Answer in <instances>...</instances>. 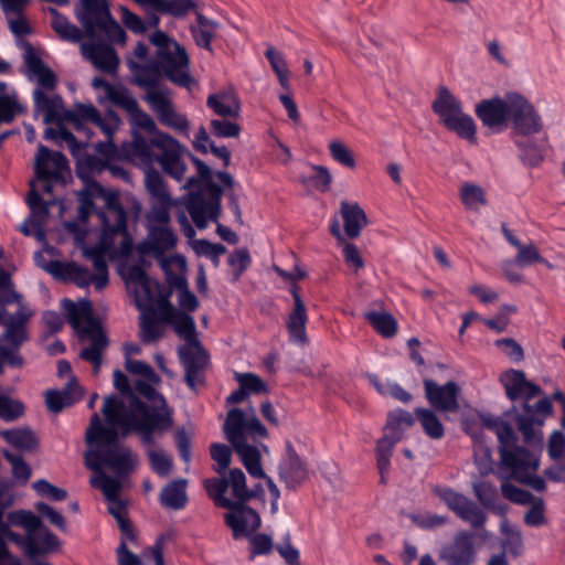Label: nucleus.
Instances as JSON below:
<instances>
[{
  "instance_id": "1",
  "label": "nucleus",
  "mask_w": 565,
  "mask_h": 565,
  "mask_svg": "<svg viewBox=\"0 0 565 565\" xmlns=\"http://www.w3.org/2000/svg\"><path fill=\"white\" fill-rule=\"evenodd\" d=\"M136 391L151 405L130 394L127 403L117 396L105 398L102 412L108 425H117L122 436L138 434L143 446L154 444V437L171 429L173 411L156 388L143 381L136 383Z\"/></svg>"
},
{
  "instance_id": "2",
  "label": "nucleus",
  "mask_w": 565,
  "mask_h": 565,
  "mask_svg": "<svg viewBox=\"0 0 565 565\" xmlns=\"http://www.w3.org/2000/svg\"><path fill=\"white\" fill-rule=\"evenodd\" d=\"M149 41L156 46L153 58L143 64L129 60L134 83L143 89L162 88L166 86L160 85V79L164 76L172 84L191 90L195 81L190 73L185 47L161 30H156Z\"/></svg>"
},
{
  "instance_id": "3",
  "label": "nucleus",
  "mask_w": 565,
  "mask_h": 565,
  "mask_svg": "<svg viewBox=\"0 0 565 565\" xmlns=\"http://www.w3.org/2000/svg\"><path fill=\"white\" fill-rule=\"evenodd\" d=\"M103 226L98 243L83 250L84 256L93 263L95 274L94 286L103 290L108 279L106 255L127 257L134 249V239L127 228V214L119 199L111 195L106 207L97 212Z\"/></svg>"
},
{
  "instance_id": "4",
  "label": "nucleus",
  "mask_w": 565,
  "mask_h": 565,
  "mask_svg": "<svg viewBox=\"0 0 565 565\" xmlns=\"http://www.w3.org/2000/svg\"><path fill=\"white\" fill-rule=\"evenodd\" d=\"M204 489L217 508L227 509L224 523L232 531V537L237 539L245 530H255L260 524V515L246 503L256 498L255 491H249L245 473L239 468L228 471L227 476L205 479Z\"/></svg>"
},
{
  "instance_id": "5",
  "label": "nucleus",
  "mask_w": 565,
  "mask_h": 565,
  "mask_svg": "<svg viewBox=\"0 0 565 565\" xmlns=\"http://www.w3.org/2000/svg\"><path fill=\"white\" fill-rule=\"evenodd\" d=\"M223 431L234 451L239 456L247 472L255 478H264L271 499H279L280 491L273 479L263 470L260 452L256 443L260 438H267L268 431L256 416L254 407L248 411L234 407L227 412L223 425Z\"/></svg>"
},
{
  "instance_id": "6",
  "label": "nucleus",
  "mask_w": 565,
  "mask_h": 565,
  "mask_svg": "<svg viewBox=\"0 0 565 565\" xmlns=\"http://www.w3.org/2000/svg\"><path fill=\"white\" fill-rule=\"evenodd\" d=\"M22 299V295L14 290L10 274L0 270V326L6 328L0 335V373L2 363L11 367L24 364L20 348L29 338L25 324L32 311Z\"/></svg>"
},
{
  "instance_id": "7",
  "label": "nucleus",
  "mask_w": 565,
  "mask_h": 565,
  "mask_svg": "<svg viewBox=\"0 0 565 565\" xmlns=\"http://www.w3.org/2000/svg\"><path fill=\"white\" fill-rule=\"evenodd\" d=\"M483 424L497 435L499 440L500 467L498 473L500 478L513 479L530 486L535 491H544L546 488L544 479L535 475L540 466L539 457L518 446V436L511 425L494 416L483 418Z\"/></svg>"
},
{
  "instance_id": "8",
  "label": "nucleus",
  "mask_w": 565,
  "mask_h": 565,
  "mask_svg": "<svg viewBox=\"0 0 565 565\" xmlns=\"http://www.w3.org/2000/svg\"><path fill=\"white\" fill-rule=\"evenodd\" d=\"M121 429L117 425L104 426L98 414H94L86 430V443L90 447L85 454V465L90 470L108 467L118 476L132 471L138 458L130 448L119 445Z\"/></svg>"
},
{
  "instance_id": "9",
  "label": "nucleus",
  "mask_w": 565,
  "mask_h": 565,
  "mask_svg": "<svg viewBox=\"0 0 565 565\" xmlns=\"http://www.w3.org/2000/svg\"><path fill=\"white\" fill-rule=\"evenodd\" d=\"M501 383L505 390L507 396L511 401H523V413L515 416L518 429L523 435L525 444L531 446H542L543 435L540 429L545 419L552 415L553 405L551 399L545 396L539 399L534 405L530 401L542 394V388L527 381L525 373L521 370H509L501 375Z\"/></svg>"
},
{
  "instance_id": "10",
  "label": "nucleus",
  "mask_w": 565,
  "mask_h": 565,
  "mask_svg": "<svg viewBox=\"0 0 565 565\" xmlns=\"http://www.w3.org/2000/svg\"><path fill=\"white\" fill-rule=\"evenodd\" d=\"M62 308L66 315L67 322L78 338L90 339L92 344L81 351L79 358L92 363L94 374H98L103 362L102 354L108 341L99 321L92 316L93 308L90 301L83 299L75 303L73 300L65 298L62 300Z\"/></svg>"
},
{
  "instance_id": "11",
  "label": "nucleus",
  "mask_w": 565,
  "mask_h": 565,
  "mask_svg": "<svg viewBox=\"0 0 565 565\" xmlns=\"http://www.w3.org/2000/svg\"><path fill=\"white\" fill-rule=\"evenodd\" d=\"M125 280L128 290L134 295L135 305L142 310L140 320V339L143 343H150L163 335L158 318V307L148 308L154 301L156 282L150 279L145 269L139 265H132L127 269Z\"/></svg>"
},
{
  "instance_id": "12",
  "label": "nucleus",
  "mask_w": 565,
  "mask_h": 565,
  "mask_svg": "<svg viewBox=\"0 0 565 565\" xmlns=\"http://www.w3.org/2000/svg\"><path fill=\"white\" fill-rule=\"evenodd\" d=\"M8 521L11 525L24 529V535L13 532L9 541L15 543L30 559L60 551V539L33 512L25 510L11 512L8 514Z\"/></svg>"
},
{
  "instance_id": "13",
  "label": "nucleus",
  "mask_w": 565,
  "mask_h": 565,
  "mask_svg": "<svg viewBox=\"0 0 565 565\" xmlns=\"http://www.w3.org/2000/svg\"><path fill=\"white\" fill-rule=\"evenodd\" d=\"M67 118L73 122L75 130L84 135L87 141L93 135L90 126L98 128L106 137L105 141H99L95 146L98 156L108 162L115 157L117 148L113 141V135L118 128L120 119L114 111H108L106 116H103L93 105L77 104L67 114Z\"/></svg>"
},
{
  "instance_id": "14",
  "label": "nucleus",
  "mask_w": 565,
  "mask_h": 565,
  "mask_svg": "<svg viewBox=\"0 0 565 565\" xmlns=\"http://www.w3.org/2000/svg\"><path fill=\"white\" fill-rule=\"evenodd\" d=\"M81 7L75 14L83 25L87 38L104 34L110 42L125 44L127 35L120 24L111 17L106 0H79Z\"/></svg>"
},
{
  "instance_id": "15",
  "label": "nucleus",
  "mask_w": 565,
  "mask_h": 565,
  "mask_svg": "<svg viewBox=\"0 0 565 565\" xmlns=\"http://www.w3.org/2000/svg\"><path fill=\"white\" fill-rule=\"evenodd\" d=\"M431 107L449 131L470 142H476L477 126L473 118L463 113L461 102L447 87L438 88Z\"/></svg>"
},
{
  "instance_id": "16",
  "label": "nucleus",
  "mask_w": 565,
  "mask_h": 565,
  "mask_svg": "<svg viewBox=\"0 0 565 565\" xmlns=\"http://www.w3.org/2000/svg\"><path fill=\"white\" fill-rule=\"evenodd\" d=\"M143 100L163 126L188 135L190 122L184 114L175 109L172 93L168 87L145 89Z\"/></svg>"
},
{
  "instance_id": "17",
  "label": "nucleus",
  "mask_w": 565,
  "mask_h": 565,
  "mask_svg": "<svg viewBox=\"0 0 565 565\" xmlns=\"http://www.w3.org/2000/svg\"><path fill=\"white\" fill-rule=\"evenodd\" d=\"M223 190L217 184H211L205 195L202 191L188 195L185 207L199 230L207 226L209 222H217L221 214V198Z\"/></svg>"
},
{
  "instance_id": "18",
  "label": "nucleus",
  "mask_w": 565,
  "mask_h": 565,
  "mask_svg": "<svg viewBox=\"0 0 565 565\" xmlns=\"http://www.w3.org/2000/svg\"><path fill=\"white\" fill-rule=\"evenodd\" d=\"M431 491L457 518L468 523L471 527L478 530L484 525L487 521L486 513L465 494L446 486H435Z\"/></svg>"
},
{
  "instance_id": "19",
  "label": "nucleus",
  "mask_w": 565,
  "mask_h": 565,
  "mask_svg": "<svg viewBox=\"0 0 565 565\" xmlns=\"http://www.w3.org/2000/svg\"><path fill=\"white\" fill-rule=\"evenodd\" d=\"M512 138L532 136L543 129V121L535 107L522 95L511 93L510 117Z\"/></svg>"
},
{
  "instance_id": "20",
  "label": "nucleus",
  "mask_w": 565,
  "mask_h": 565,
  "mask_svg": "<svg viewBox=\"0 0 565 565\" xmlns=\"http://www.w3.org/2000/svg\"><path fill=\"white\" fill-rule=\"evenodd\" d=\"M178 355L184 369V381L188 387L196 392L204 383L203 372L209 364V354L200 340L184 343L178 348Z\"/></svg>"
},
{
  "instance_id": "21",
  "label": "nucleus",
  "mask_w": 565,
  "mask_h": 565,
  "mask_svg": "<svg viewBox=\"0 0 565 565\" xmlns=\"http://www.w3.org/2000/svg\"><path fill=\"white\" fill-rule=\"evenodd\" d=\"M115 43L110 42L107 38L106 42L99 41L96 38H89V41L81 44V53L96 70L107 74H116L120 60L113 46ZM118 43L121 44L120 42Z\"/></svg>"
},
{
  "instance_id": "22",
  "label": "nucleus",
  "mask_w": 565,
  "mask_h": 565,
  "mask_svg": "<svg viewBox=\"0 0 565 565\" xmlns=\"http://www.w3.org/2000/svg\"><path fill=\"white\" fill-rule=\"evenodd\" d=\"M147 236L136 246L137 254L140 257L154 256L162 259L167 252L173 249L177 245L178 237L170 226L148 224Z\"/></svg>"
},
{
  "instance_id": "23",
  "label": "nucleus",
  "mask_w": 565,
  "mask_h": 565,
  "mask_svg": "<svg viewBox=\"0 0 565 565\" xmlns=\"http://www.w3.org/2000/svg\"><path fill=\"white\" fill-rule=\"evenodd\" d=\"M158 318L163 323L171 324L175 334L184 343L199 340L193 317L185 311L174 308L166 298L158 302Z\"/></svg>"
},
{
  "instance_id": "24",
  "label": "nucleus",
  "mask_w": 565,
  "mask_h": 565,
  "mask_svg": "<svg viewBox=\"0 0 565 565\" xmlns=\"http://www.w3.org/2000/svg\"><path fill=\"white\" fill-rule=\"evenodd\" d=\"M425 397L433 409L444 413H455L459 409V386L449 381L439 385L430 379L424 380Z\"/></svg>"
},
{
  "instance_id": "25",
  "label": "nucleus",
  "mask_w": 565,
  "mask_h": 565,
  "mask_svg": "<svg viewBox=\"0 0 565 565\" xmlns=\"http://www.w3.org/2000/svg\"><path fill=\"white\" fill-rule=\"evenodd\" d=\"M156 148L161 151L157 160L166 173L180 181L185 173V164L181 159L180 143L168 134L154 137Z\"/></svg>"
},
{
  "instance_id": "26",
  "label": "nucleus",
  "mask_w": 565,
  "mask_h": 565,
  "mask_svg": "<svg viewBox=\"0 0 565 565\" xmlns=\"http://www.w3.org/2000/svg\"><path fill=\"white\" fill-rule=\"evenodd\" d=\"M510 97L511 93H508L504 98L494 96L476 105V116L484 127L499 130L505 125L510 117Z\"/></svg>"
},
{
  "instance_id": "27",
  "label": "nucleus",
  "mask_w": 565,
  "mask_h": 565,
  "mask_svg": "<svg viewBox=\"0 0 565 565\" xmlns=\"http://www.w3.org/2000/svg\"><path fill=\"white\" fill-rule=\"evenodd\" d=\"M439 558L447 565H471L476 559V547L472 535L459 532L451 543L444 545Z\"/></svg>"
},
{
  "instance_id": "28",
  "label": "nucleus",
  "mask_w": 565,
  "mask_h": 565,
  "mask_svg": "<svg viewBox=\"0 0 565 565\" xmlns=\"http://www.w3.org/2000/svg\"><path fill=\"white\" fill-rule=\"evenodd\" d=\"M285 457L279 463V479L288 489H297L308 478V469L295 450L291 441H286Z\"/></svg>"
},
{
  "instance_id": "29",
  "label": "nucleus",
  "mask_w": 565,
  "mask_h": 565,
  "mask_svg": "<svg viewBox=\"0 0 565 565\" xmlns=\"http://www.w3.org/2000/svg\"><path fill=\"white\" fill-rule=\"evenodd\" d=\"M23 49V58L29 78L36 81V88L44 92H54L57 85L55 73L41 60L29 42H24Z\"/></svg>"
},
{
  "instance_id": "30",
  "label": "nucleus",
  "mask_w": 565,
  "mask_h": 565,
  "mask_svg": "<svg viewBox=\"0 0 565 565\" xmlns=\"http://www.w3.org/2000/svg\"><path fill=\"white\" fill-rule=\"evenodd\" d=\"M66 169H68V162L62 152L51 151L43 145L39 146L34 162V170L39 180H57L61 178V172Z\"/></svg>"
},
{
  "instance_id": "31",
  "label": "nucleus",
  "mask_w": 565,
  "mask_h": 565,
  "mask_svg": "<svg viewBox=\"0 0 565 565\" xmlns=\"http://www.w3.org/2000/svg\"><path fill=\"white\" fill-rule=\"evenodd\" d=\"M39 264L42 269L58 280L74 282L81 288H86L90 284H94V276L89 270L74 262L64 263L61 260H50L49 264Z\"/></svg>"
},
{
  "instance_id": "32",
  "label": "nucleus",
  "mask_w": 565,
  "mask_h": 565,
  "mask_svg": "<svg viewBox=\"0 0 565 565\" xmlns=\"http://www.w3.org/2000/svg\"><path fill=\"white\" fill-rule=\"evenodd\" d=\"M83 398V388L77 384L74 376H71L62 391L49 390L45 393V403L49 411L61 412L64 407L71 406Z\"/></svg>"
},
{
  "instance_id": "33",
  "label": "nucleus",
  "mask_w": 565,
  "mask_h": 565,
  "mask_svg": "<svg viewBox=\"0 0 565 565\" xmlns=\"http://www.w3.org/2000/svg\"><path fill=\"white\" fill-rule=\"evenodd\" d=\"M154 138L147 140L141 135L135 134L130 142L121 146L122 156L129 161L138 164H152L158 156L154 154Z\"/></svg>"
},
{
  "instance_id": "34",
  "label": "nucleus",
  "mask_w": 565,
  "mask_h": 565,
  "mask_svg": "<svg viewBox=\"0 0 565 565\" xmlns=\"http://www.w3.org/2000/svg\"><path fill=\"white\" fill-rule=\"evenodd\" d=\"M513 141L520 151V160L524 166L536 168L542 164L545 158L547 138L539 141L532 136H520L514 137Z\"/></svg>"
},
{
  "instance_id": "35",
  "label": "nucleus",
  "mask_w": 565,
  "mask_h": 565,
  "mask_svg": "<svg viewBox=\"0 0 565 565\" xmlns=\"http://www.w3.org/2000/svg\"><path fill=\"white\" fill-rule=\"evenodd\" d=\"M206 106L222 118L236 119L241 114V103L233 92L222 90L209 95Z\"/></svg>"
},
{
  "instance_id": "36",
  "label": "nucleus",
  "mask_w": 565,
  "mask_h": 565,
  "mask_svg": "<svg viewBox=\"0 0 565 565\" xmlns=\"http://www.w3.org/2000/svg\"><path fill=\"white\" fill-rule=\"evenodd\" d=\"M49 93L40 88H35L33 92L34 109L43 115L45 124L58 119L63 106V99L60 95Z\"/></svg>"
},
{
  "instance_id": "37",
  "label": "nucleus",
  "mask_w": 565,
  "mask_h": 565,
  "mask_svg": "<svg viewBox=\"0 0 565 565\" xmlns=\"http://www.w3.org/2000/svg\"><path fill=\"white\" fill-rule=\"evenodd\" d=\"M118 107L122 108L128 114L132 126L139 127L149 134H153L156 135L154 137H157L158 134H162L158 130L153 118L140 108L138 100L130 93Z\"/></svg>"
},
{
  "instance_id": "38",
  "label": "nucleus",
  "mask_w": 565,
  "mask_h": 565,
  "mask_svg": "<svg viewBox=\"0 0 565 565\" xmlns=\"http://www.w3.org/2000/svg\"><path fill=\"white\" fill-rule=\"evenodd\" d=\"M141 7H150L162 14L183 18L196 8L194 0H134Z\"/></svg>"
},
{
  "instance_id": "39",
  "label": "nucleus",
  "mask_w": 565,
  "mask_h": 565,
  "mask_svg": "<svg viewBox=\"0 0 565 565\" xmlns=\"http://www.w3.org/2000/svg\"><path fill=\"white\" fill-rule=\"evenodd\" d=\"M308 321L307 309L302 300L297 301L286 321L289 340L298 344H306L308 337L306 324Z\"/></svg>"
},
{
  "instance_id": "40",
  "label": "nucleus",
  "mask_w": 565,
  "mask_h": 565,
  "mask_svg": "<svg viewBox=\"0 0 565 565\" xmlns=\"http://www.w3.org/2000/svg\"><path fill=\"white\" fill-rule=\"evenodd\" d=\"M341 215L344 222V232L349 238H356L367 224L366 215L358 203L342 201Z\"/></svg>"
},
{
  "instance_id": "41",
  "label": "nucleus",
  "mask_w": 565,
  "mask_h": 565,
  "mask_svg": "<svg viewBox=\"0 0 565 565\" xmlns=\"http://www.w3.org/2000/svg\"><path fill=\"white\" fill-rule=\"evenodd\" d=\"M185 488L186 481L184 479L168 483L160 493L161 504L172 510L183 509L188 501Z\"/></svg>"
},
{
  "instance_id": "42",
  "label": "nucleus",
  "mask_w": 565,
  "mask_h": 565,
  "mask_svg": "<svg viewBox=\"0 0 565 565\" xmlns=\"http://www.w3.org/2000/svg\"><path fill=\"white\" fill-rule=\"evenodd\" d=\"M414 415L422 426L423 431L433 440H440L445 436V427L433 409L416 407Z\"/></svg>"
},
{
  "instance_id": "43",
  "label": "nucleus",
  "mask_w": 565,
  "mask_h": 565,
  "mask_svg": "<svg viewBox=\"0 0 565 565\" xmlns=\"http://www.w3.org/2000/svg\"><path fill=\"white\" fill-rule=\"evenodd\" d=\"M77 166L78 174L81 177H84L85 173H100L108 168L111 170L114 175H119L124 179L128 177L127 171L118 167H110L107 160L96 154H85L83 158L77 160Z\"/></svg>"
},
{
  "instance_id": "44",
  "label": "nucleus",
  "mask_w": 565,
  "mask_h": 565,
  "mask_svg": "<svg viewBox=\"0 0 565 565\" xmlns=\"http://www.w3.org/2000/svg\"><path fill=\"white\" fill-rule=\"evenodd\" d=\"M49 12L52 15L51 26L62 40L74 43L82 40L83 33L78 26L70 22L65 15L54 8H50Z\"/></svg>"
},
{
  "instance_id": "45",
  "label": "nucleus",
  "mask_w": 565,
  "mask_h": 565,
  "mask_svg": "<svg viewBox=\"0 0 565 565\" xmlns=\"http://www.w3.org/2000/svg\"><path fill=\"white\" fill-rule=\"evenodd\" d=\"M262 523L255 529L249 530L248 527L245 530V533L239 537L234 539L238 541L243 537L249 540V558L254 559L258 555H268L274 550V543L271 536L265 533H256L260 527Z\"/></svg>"
},
{
  "instance_id": "46",
  "label": "nucleus",
  "mask_w": 565,
  "mask_h": 565,
  "mask_svg": "<svg viewBox=\"0 0 565 565\" xmlns=\"http://www.w3.org/2000/svg\"><path fill=\"white\" fill-rule=\"evenodd\" d=\"M190 30L198 46L212 51L211 43L215 35L216 23L198 13L196 25H192Z\"/></svg>"
},
{
  "instance_id": "47",
  "label": "nucleus",
  "mask_w": 565,
  "mask_h": 565,
  "mask_svg": "<svg viewBox=\"0 0 565 565\" xmlns=\"http://www.w3.org/2000/svg\"><path fill=\"white\" fill-rule=\"evenodd\" d=\"M364 318L383 338H392L397 332V321L388 312L369 311L364 315Z\"/></svg>"
},
{
  "instance_id": "48",
  "label": "nucleus",
  "mask_w": 565,
  "mask_h": 565,
  "mask_svg": "<svg viewBox=\"0 0 565 565\" xmlns=\"http://www.w3.org/2000/svg\"><path fill=\"white\" fill-rule=\"evenodd\" d=\"M415 423V418L412 413L397 408L387 415V422L385 425V431L403 438L406 428L412 427Z\"/></svg>"
},
{
  "instance_id": "49",
  "label": "nucleus",
  "mask_w": 565,
  "mask_h": 565,
  "mask_svg": "<svg viewBox=\"0 0 565 565\" xmlns=\"http://www.w3.org/2000/svg\"><path fill=\"white\" fill-rule=\"evenodd\" d=\"M92 471L94 475L90 478V486L99 489L106 500H113L114 498L119 497L121 483L118 479L108 476L103 471V469Z\"/></svg>"
},
{
  "instance_id": "50",
  "label": "nucleus",
  "mask_w": 565,
  "mask_h": 565,
  "mask_svg": "<svg viewBox=\"0 0 565 565\" xmlns=\"http://www.w3.org/2000/svg\"><path fill=\"white\" fill-rule=\"evenodd\" d=\"M145 183L147 191L156 202L167 203L171 199L162 177L156 170L146 172Z\"/></svg>"
},
{
  "instance_id": "51",
  "label": "nucleus",
  "mask_w": 565,
  "mask_h": 565,
  "mask_svg": "<svg viewBox=\"0 0 565 565\" xmlns=\"http://www.w3.org/2000/svg\"><path fill=\"white\" fill-rule=\"evenodd\" d=\"M460 199L468 210L477 211L480 206L487 204L482 188L472 183H463L461 185Z\"/></svg>"
},
{
  "instance_id": "52",
  "label": "nucleus",
  "mask_w": 565,
  "mask_h": 565,
  "mask_svg": "<svg viewBox=\"0 0 565 565\" xmlns=\"http://www.w3.org/2000/svg\"><path fill=\"white\" fill-rule=\"evenodd\" d=\"M473 493L479 502L492 510H497L498 491L495 486L487 481H477L472 484Z\"/></svg>"
},
{
  "instance_id": "53",
  "label": "nucleus",
  "mask_w": 565,
  "mask_h": 565,
  "mask_svg": "<svg viewBox=\"0 0 565 565\" xmlns=\"http://www.w3.org/2000/svg\"><path fill=\"white\" fill-rule=\"evenodd\" d=\"M501 530L505 536L502 542L503 552L508 551L514 556L520 555L523 550L522 533L518 529L509 526L507 521L502 522Z\"/></svg>"
},
{
  "instance_id": "54",
  "label": "nucleus",
  "mask_w": 565,
  "mask_h": 565,
  "mask_svg": "<svg viewBox=\"0 0 565 565\" xmlns=\"http://www.w3.org/2000/svg\"><path fill=\"white\" fill-rule=\"evenodd\" d=\"M211 458L215 461L214 470L223 475L231 465L232 449L225 444L214 443L210 447Z\"/></svg>"
},
{
  "instance_id": "55",
  "label": "nucleus",
  "mask_w": 565,
  "mask_h": 565,
  "mask_svg": "<svg viewBox=\"0 0 565 565\" xmlns=\"http://www.w3.org/2000/svg\"><path fill=\"white\" fill-rule=\"evenodd\" d=\"M92 86L96 89L103 88L105 97L116 106H119L129 94L126 88L116 87L103 77H94Z\"/></svg>"
},
{
  "instance_id": "56",
  "label": "nucleus",
  "mask_w": 565,
  "mask_h": 565,
  "mask_svg": "<svg viewBox=\"0 0 565 565\" xmlns=\"http://www.w3.org/2000/svg\"><path fill=\"white\" fill-rule=\"evenodd\" d=\"M231 118L212 119L210 122L211 132L218 138H235L241 134V126Z\"/></svg>"
},
{
  "instance_id": "57",
  "label": "nucleus",
  "mask_w": 565,
  "mask_h": 565,
  "mask_svg": "<svg viewBox=\"0 0 565 565\" xmlns=\"http://www.w3.org/2000/svg\"><path fill=\"white\" fill-rule=\"evenodd\" d=\"M7 440L20 449H34L36 447V438L29 429H13L6 433Z\"/></svg>"
},
{
  "instance_id": "58",
  "label": "nucleus",
  "mask_w": 565,
  "mask_h": 565,
  "mask_svg": "<svg viewBox=\"0 0 565 565\" xmlns=\"http://www.w3.org/2000/svg\"><path fill=\"white\" fill-rule=\"evenodd\" d=\"M147 456L150 461L151 469L160 477H167L171 472L172 459L163 451L149 449Z\"/></svg>"
},
{
  "instance_id": "59",
  "label": "nucleus",
  "mask_w": 565,
  "mask_h": 565,
  "mask_svg": "<svg viewBox=\"0 0 565 565\" xmlns=\"http://www.w3.org/2000/svg\"><path fill=\"white\" fill-rule=\"evenodd\" d=\"M514 263L520 265L521 267H526L535 263L548 265L547 260L541 256L539 249L533 244H521L518 247V253L515 255Z\"/></svg>"
},
{
  "instance_id": "60",
  "label": "nucleus",
  "mask_w": 565,
  "mask_h": 565,
  "mask_svg": "<svg viewBox=\"0 0 565 565\" xmlns=\"http://www.w3.org/2000/svg\"><path fill=\"white\" fill-rule=\"evenodd\" d=\"M26 204L30 207L32 215L39 218L40 222H43L50 214L49 203L45 202L40 193L33 188V182H31V190L26 198Z\"/></svg>"
},
{
  "instance_id": "61",
  "label": "nucleus",
  "mask_w": 565,
  "mask_h": 565,
  "mask_svg": "<svg viewBox=\"0 0 565 565\" xmlns=\"http://www.w3.org/2000/svg\"><path fill=\"white\" fill-rule=\"evenodd\" d=\"M524 515V523L532 527H539L546 523L545 504L543 499L535 498Z\"/></svg>"
},
{
  "instance_id": "62",
  "label": "nucleus",
  "mask_w": 565,
  "mask_h": 565,
  "mask_svg": "<svg viewBox=\"0 0 565 565\" xmlns=\"http://www.w3.org/2000/svg\"><path fill=\"white\" fill-rule=\"evenodd\" d=\"M329 150L332 159L339 162L340 164L348 168L355 167L354 157L350 149L343 142L338 140L331 141L329 145Z\"/></svg>"
},
{
  "instance_id": "63",
  "label": "nucleus",
  "mask_w": 565,
  "mask_h": 565,
  "mask_svg": "<svg viewBox=\"0 0 565 565\" xmlns=\"http://www.w3.org/2000/svg\"><path fill=\"white\" fill-rule=\"evenodd\" d=\"M194 249L199 255L209 257L215 265L218 264L220 256L226 252L224 245L211 243L206 239L195 241Z\"/></svg>"
},
{
  "instance_id": "64",
  "label": "nucleus",
  "mask_w": 565,
  "mask_h": 565,
  "mask_svg": "<svg viewBox=\"0 0 565 565\" xmlns=\"http://www.w3.org/2000/svg\"><path fill=\"white\" fill-rule=\"evenodd\" d=\"M33 488L38 494L52 501H64L67 498V492L64 489L55 487L44 479L35 481Z\"/></svg>"
}]
</instances>
